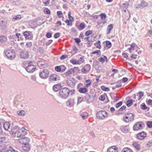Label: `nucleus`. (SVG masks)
<instances>
[{"instance_id":"f257e3e1","label":"nucleus","mask_w":152,"mask_h":152,"mask_svg":"<svg viewBox=\"0 0 152 152\" xmlns=\"http://www.w3.org/2000/svg\"><path fill=\"white\" fill-rule=\"evenodd\" d=\"M30 140L27 137L21 138L19 140V142L22 145V148L23 150L29 151L30 148L29 144Z\"/></svg>"},{"instance_id":"f03ea898","label":"nucleus","mask_w":152,"mask_h":152,"mask_svg":"<svg viewBox=\"0 0 152 152\" xmlns=\"http://www.w3.org/2000/svg\"><path fill=\"white\" fill-rule=\"evenodd\" d=\"M70 94V90L68 88L65 87L59 90V96L64 99L68 98Z\"/></svg>"},{"instance_id":"7ed1b4c3","label":"nucleus","mask_w":152,"mask_h":152,"mask_svg":"<svg viewBox=\"0 0 152 152\" xmlns=\"http://www.w3.org/2000/svg\"><path fill=\"white\" fill-rule=\"evenodd\" d=\"M4 53L8 58L12 59H14L15 57V52L13 50L7 49L4 50Z\"/></svg>"},{"instance_id":"20e7f679","label":"nucleus","mask_w":152,"mask_h":152,"mask_svg":"<svg viewBox=\"0 0 152 152\" xmlns=\"http://www.w3.org/2000/svg\"><path fill=\"white\" fill-rule=\"evenodd\" d=\"M123 119L125 122L129 123L133 120V114L131 113H126L124 115L123 118Z\"/></svg>"},{"instance_id":"39448f33","label":"nucleus","mask_w":152,"mask_h":152,"mask_svg":"<svg viewBox=\"0 0 152 152\" xmlns=\"http://www.w3.org/2000/svg\"><path fill=\"white\" fill-rule=\"evenodd\" d=\"M28 65L26 68V70L28 73L33 72L36 69V66L33 64V63L30 61L28 63Z\"/></svg>"},{"instance_id":"423d86ee","label":"nucleus","mask_w":152,"mask_h":152,"mask_svg":"<svg viewBox=\"0 0 152 152\" xmlns=\"http://www.w3.org/2000/svg\"><path fill=\"white\" fill-rule=\"evenodd\" d=\"M98 118L103 119L107 116V113L105 111H100L98 112L96 115Z\"/></svg>"},{"instance_id":"0eeeda50","label":"nucleus","mask_w":152,"mask_h":152,"mask_svg":"<svg viewBox=\"0 0 152 152\" xmlns=\"http://www.w3.org/2000/svg\"><path fill=\"white\" fill-rule=\"evenodd\" d=\"M27 133V130L25 128L23 127L20 129H19L18 133L17 134V137L20 138L25 136Z\"/></svg>"},{"instance_id":"6e6552de","label":"nucleus","mask_w":152,"mask_h":152,"mask_svg":"<svg viewBox=\"0 0 152 152\" xmlns=\"http://www.w3.org/2000/svg\"><path fill=\"white\" fill-rule=\"evenodd\" d=\"M49 73V72L47 69H44L40 73L39 76L41 78L45 79L48 77Z\"/></svg>"},{"instance_id":"1a4fd4ad","label":"nucleus","mask_w":152,"mask_h":152,"mask_svg":"<svg viewBox=\"0 0 152 152\" xmlns=\"http://www.w3.org/2000/svg\"><path fill=\"white\" fill-rule=\"evenodd\" d=\"M67 84L70 87H73L75 85V81L73 78H68L66 81Z\"/></svg>"},{"instance_id":"9d476101","label":"nucleus","mask_w":152,"mask_h":152,"mask_svg":"<svg viewBox=\"0 0 152 152\" xmlns=\"http://www.w3.org/2000/svg\"><path fill=\"white\" fill-rule=\"evenodd\" d=\"M59 76L56 74H52L49 77V80L51 82L56 81L59 80Z\"/></svg>"},{"instance_id":"9b49d317","label":"nucleus","mask_w":152,"mask_h":152,"mask_svg":"<svg viewBox=\"0 0 152 152\" xmlns=\"http://www.w3.org/2000/svg\"><path fill=\"white\" fill-rule=\"evenodd\" d=\"M142 129V125L140 122L135 124L133 127V129L134 131H137Z\"/></svg>"},{"instance_id":"f8f14e48","label":"nucleus","mask_w":152,"mask_h":152,"mask_svg":"<svg viewBox=\"0 0 152 152\" xmlns=\"http://www.w3.org/2000/svg\"><path fill=\"white\" fill-rule=\"evenodd\" d=\"M19 130V127L17 126H15L11 129V134L13 136L17 137V134L18 133Z\"/></svg>"},{"instance_id":"ddd939ff","label":"nucleus","mask_w":152,"mask_h":152,"mask_svg":"<svg viewBox=\"0 0 152 152\" xmlns=\"http://www.w3.org/2000/svg\"><path fill=\"white\" fill-rule=\"evenodd\" d=\"M21 58L26 59L29 57L28 53L27 50H23L20 53V55Z\"/></svg>"},{"instance_id":"4468645a","label":"nucleus","mask_w":152,"mask_h":152,"mask_svg":"<svg viewBox=\"0 0 152 152\" xmlns=\"http://www.w3.org/2000/svg\"><path fill=\"white\" fill-rule=\"evenodd\" d=\"M32 33V32L31 31H26L23 33V34L25 38L28 39H31L33 38V34Z\"/></svg>"},{"instance_id":"2eb2a0df","label":"nucleus","mask_w":152,"mask_h":152,"mask_svg":"<svg viewBox=\"0 0 152 152\" xmlns=\"http://www.w3.org/2000/svg\"><path fill=\"white\" fill-rule=\"evenodd\" d=\"M146 136V134L144 132L138 133L137 135V139L140 140H143Z\"/></svg>"},{"instance_id":"dca6fc26","label":"nucleus","mask_w":152,"mask_h":152,"mask_svg":"<svg viewBox=\"0 0 152 152\" xmlns=\"http://www.w3.org/2000/svg\"><path fill=\"white\" fill-rule=\"evenodd\" d=\"M148 5V4L144 1H142L141 3L138 5H136L135 7L137 8H142L144 7L147 6Z\"/></svg>"},{"instance_id":"f3484780","label":"nucleus","mask_w":152,"mask_h":152,"mask_svg":"<svg viewBox=\"0 0 152 152\" xmlns=\"http://www.w3.org/2000/svg\"><path fill=\"white\" fill-rule=\"evenodd\" d=\"M108 152H118V148L115 146H113L108 148L107 149Z\"/></svg>"},{"instance_id":"a211bd4d","label":"nucleus","mask_w":152,"mask_h":152,"mask_svg":"<svg viewBox=\"0 0 152 152\" xmlns=\"http://www.w3.org/2000/svg\"><path fill=\"white\" fill-rule=\"evenodd\" d=\"M77 89L79 92L81 94H85L88 91V89L86 88H78Z\"/></svg>"},{"instance_id":"6ab92c4d","label":"nucleus","mask_w":152,"mask_h":152,"mask_svg":"<svg viewBox=\"0 0 152 152\" xmlns=\"http://www.w3.org/2000/svg\"><path fill=\"white\" fill-rule=\"evenodd\" d=\"M74 100L73 99H69L66 102V104L69 107H72L74 104Z\"/></svg>"},{"instance_id":"aec40b11","label":"nucleus","mask_w":152,"mask_h":152,"mask_svg":"<svg viewBox=\"0 0 152 152\" xmlns=\"http://www.w3.org/2000/svg\"><path fill=\"white\" fill-rule=\"evenodd\" d=\"M10 126V124L8 122H5L3 124V127L5 130H8Z\"/></svg>"},{"instance_id":"412c9836","label":"nucleus","mask_w":152,"mask_h":152,"mask_svg":"<svg viewBox=\"0 0 152 152\" xmlns=\"http://www.w3.org/2000/svg\"><path fill=\"white\" fill-rule=\"evenodd\" d=\"M75 72L74 69L73 68H71L66 73H64V75L66 76H68L70 74H73Z\"/></svg>"},{"instance_id":"4be33fe9","label":"nucleus","mask_w":152,"mask_h":152,"mask_svg":"<svg viewBox=\"0 0 152 152\" xmlns=\"http://www.w3.org/2000/svg\"><path fill=\"white\" fill-rule=\"evenodd\" d=\"M61 86L60 84H58L54 85L53 87V89L56 91H58L61 87Z\"/></svg>"},{"instance_id":"5701e85b","label":"nucleus","mask_w":152,"mask_h":152,"mask_svg":"<svg viewBox=\"0 0 152 152\" xmlns=\"http://www.w3.org/2000/svg\"><path fill=\"white\" fill-rule=\"evenodd\" d=\"M121 131L124 133L127 132L129 129L127 126H121Z\"/></svg>"},{"instance_id":"b1692460","label":"nucleus","mask_w":152,"mask_h":152,"mask_svg":"<svg viewBox=\"0 0 152 152\" xmlns=\"http://www.w3.org/2000/svg\"><path fill=\"white\" fill-rule=\"evenodd\" d=\"M113 26L112 24H110L108 25L107 26V34H109L110 33L112 29H113Z\"/></svg>"},{"instance_id":"393cba45","label":"nucleus","mask_w":152,"mask_h":152,"mask_svg":"<svg viewBox=\"0 0 152 152\" xmlns=\"http://www.w3.org/2000/svg\"><path fill=\"white\" fill-rule=\"evenodd\" d=\"M7 40V38L5 36H1L0 37V42L1 43H5Z\"/></svg>"},{"instance_id":"a878e982","label":"nucleus","mask_w":152,"mask_h":152,"mask_svg":"<svg viewBox=\"0 0 152 152\" xmlns=\"http://www.w3.org/2000/svg\"><path fill=\"white\" fill-rule=\"evenodd\" d=\"M37 64L38 66L40 68L45 65L44 62L42 60L38 61Z\"/></svg>"},{"instance_id":"bb28decb","label":"nucleus","mask_w":152,"mask_h":152,"mask_svg":"<svg viewBox=\"0 0 152 152\" xmlns=\"http://www.w3.org/2000/svg\"><path fill=\"white\" fill-rule=\"evenodd\" d=\"M81 116L84 119L87 118L88 116V113L86 112H84L81 114Z\"/></svg>"},{"instance_id":"cd10ccee","label":"nucleus","mask_w":152,"mask_h":152,"mask_svg":"<svg viewBox=\"0 0 152 152\" xmlns=\"http://www.w3.org/2000/svg\"><path fill=\"white\" fill-rule=\"evenodd\" d=\"M141 108L143 110H147L148 111L149 110L150 108L146 106L145 103H142L140 105Z\"/></svg>"},{"instance_id":"c85d7f7f","label":"nucleus","mask_w":152,"mask_h":152,"mask_svg":"<svg viewBox=\"0 0 152 152\" xmlns=\"http://www.w3.org/2000/svg\"><path fill=\"white\" fill-rule=\"evenodd\" d=\"M134 102L133 99L128 100L127 102L126 105L128 107H129L132 104L133 102Z\"/></svg>"},{"instance_id":"c756f323","label":"nucleus","mask_w":152,"mask_h":152,"mask_svg":"<svg viewBox=\"0 0 152 152\" xmlns=\"http://www.w3.org/2000/svg\"><path fill=\"white\" fill-rule=\"evenodd\" d=\"M94 45L97 48L100 49L101 48V46L100 45V41L99 40H98L97 42L95 43Z\"/></svg>"},{"instance_id":"7c9ffc66","label":"nucleus","mask_w":152,"mask_h":152,"mask_svg":"<svg viewBox=\"0 0 152 152\" xmlns=\"http://www.w3.org/2000/svg\"><path fill=\"white\" fill-rule=\"evenodd\" d=\"M17 114L19 115L24 116L25 114V112L23 110L18 111L17 112Z\"/></svg>"},{"instance_id":"2f4dec72","label":"nucleus","mask_w":152,"mask_h":152,"mask_svg":"<svg viewBox=\"0 0 152 152\" xmlns=\"http://www.w3.org/2000/svg\"><path fill=\"white\" fill-rule=\"evenodd\" d=\"M134 147L137 150L140 149V145L137 142H134L133 144Z\"/></svg>"},{"instance_id":"473e14b6","label":"nucleus","mask_w":152,"mask_h":152,"mask_svg":"<svg viewBox=\"0 0 152 152\" xmlns=\"http://www.w3.org/2000/svg\"><path fill=\"white\" fill-rule=\"evenodd\" d=\"M84 39L86 41L88 42V44H90V42H92V39L90 37H87L84 38Z\"/></svg>"},{"instance_id":"72a5a7b5","label":"nucleus","mask_w":152,"mask_h":152,"mask_svg":"<svg viewBox=\"0 0 152 152\" xmlns=\"http://www.w3.org/2000/svg\"><path fill=\"white\" fill-rule=\"evenodd\" d=\"M122 152H132V151L128 148H124L122 151Z\"/></svg>"},{"instance_id":"f704fd0d","label":"nucleus","mask_w":152,"mask_h":152,"mask_svg":"<svg viewBox=\"0 0 152 152\" xmlns=\"http://www.w3.org/2000/svg\"><path fill=\"white\" fill-rule=\"evenodd\" d=\"M139 94V98H138V100H140L142 98V97L143 96L144 94L142 92V91H139L138 93Z\"/></svg>"},{"instance_id":"c9c22d12","label":"nucleus","mask_w":152,"mask_h":152,"mask_svg":"<svg viewBox=\"0 0 152 152\" xmlns=\"http://www.w3.org/2000/svg\"><path fill=\"white\" fill-rule=\"evenodd\" d=\"M71 12H69L68 14V18L69 19V20L71 21H73L74 20V18L72 17L71 15Z\"/></svg>"},{"instance_id":"e433bc0d","label":"nucleus","mask_w":152,"mask_h":152,"mask_svg":"<svg viewBox=\"0 0 152 152\" xmlns=\"http://www.w3.org/2000/svg\"><path fill=\"white\" fill-rule=\"evenodd\" d=\"M70 62L74 64H78L77 60L76 59H72L70 61Z\"/></svg>"},{"instance_id":"4c0bfd02","label":"nucleus","mask_w":152,"mask_h":152,"mask_svg":"<svg viewBox=\"0 0 152 152\" xmlns=\"http://www.w3.org/2000/svg\"><path fill=\"white\" fill-rule=\"evenodd\" d=\"M84 61V60L83 59V57H81L80 59L77 60L78 64H80L83 63Z\"/></svg>"},{"instance_id":"58836bf2","label":"nucleus","mask_w":152,"mask_h":152,"mask_svg":"<svg viewBox=\"0 0 152 152\" xmlns=\"http://www.w3.org/2000/svg\"><path fill=\"white\" fill-rule=\"evenodd\" d=\"M101 89L102 90L104 91H108L110 90L108 87H106L104 86H102L101 87Z\"/></svg>"},{"instance_id":"ea45409f","label":"nucleus","mask_w":152,"mask_h":152,"mask_svg":"<svg viewBox=\"0 0 152 152\" xmlns=\"http://www.w3.org/2000/svg\"><path fill=\"white\" fill-rule=\"evenodd\" d=\"M147 125L149 128H152V121H148L147 122Z\"/></svg>"},{"instance_id":"a19ab883","label":"nucleus","mask_w":152,"mask_h":152,"mask_svg":"<svg viewBox=\"0 0 152 152\" xmlns=\"http://www.w3.org/2000/svg\"><path fill=\"white\" fill-rule=\"evenodd\" d=\"M81 71L82 73L84 74H87L88 73V72L86 69V68L84 67H83L81 69Z\"/></svg>"},{"instance_id":"79ce46f5","label":"nucleus","mask_w":152,"mask_h":152,"mask_svg":"<svg viewBox=\"0 0 152 152\" xmlns=\"http://www.w3.org/2000/svg\"><path fill=\"white\" fill-rule=\"evenodd\" d=\"M21 18V17L20 15H18L14 16L13 18V19L16 20H18L20 19Z\"/></svg>"},{"instance_id":"37998d69","label":"nucleus","mask_w":152,"mask_h":152,"mask_svg":"<svg viewBox=\"0 0 152 152\" xmlns=\"http://www.w3.org/2000/svg\"><path fill=\"white\" fill-rule=\"evenodd\" d=\"M106 46L108 48H110L111 46V43L109 41H107L106 42Z\"/></svg>"},{"instance_id":"c03bdc74","label":"nucleus","mask_w":152,"mask_h":152,"mask_svg":"<svg viewBox=\"0 0 152 152\" xmlns=\"http://www.w3.org/2000/svg\"><path fill=\"white\" fill-rule=\"evenodd\" d=\"M92 31L91 30H88L86 31L85 33V35L86 36H88L92 34Z\"/></svg>"},{"instance_id":"a18cd8bd","label":"nucleus","mask_w":152,"mask_h":152,"mask_svg":"<svg viewBox=\"0 0 152 152\" xmlns=\"http://www.w3.org/2000/svg\"><path fill=\"white\" fill-rule=\"evenodd\" d=\"M85 67L86 68L87 71L89 72L91 69L90 65L89 64H87L85 66Z\"/></svg>"},{"instance_id":"49530a36","label":"nucleus","mask_w":152,"mask_h":152,"mask_svg":"<svg viewBox=\"0 0 152 152\" xmlns=\"http://www.w3.org/2000/svg\"><path fill=\"white\" fill-rule=\"evenodd\" d=\"M57 15L60 18L63 17V14L62 13L61 11H58L57 12Z\"/></svg>"},{"instance_id":"de8ad7c7","label":"nucleus","mask_w":152,"mask_h":152,"mask_svg":"<svg viewBox=\"0 0 152 152\" xmlns=\"http://www.w3.org/2000/svg\"><path fill=\"white\" fill-rule=\"evenodd\" d=\"M92 54H97V55H99V56H100L101 54V53L100 51V50H97L96 51H94L92 53Z\"/></svg>"},{"instance_id":"09e8293b","label":"nucleus","mask_w":152,"mask_h":152,"mask_svg":"<svg viewBox=\"0 0 152 152\" xmlns=\"http://www.w3.org/2000/svg\"><path fill=\"white\" fill-rule=\"evenodd\" d=\"M145 147L147 148H150L152 146V142L150 141L148 142L145 145Z\"/></svg>"},{"instance_id":"8fccbe9b","label":"nucleus","mask_w":152,"mask_h":152,"mask_svg":"<svg viewBox=\"0 0 152 152\" xmlns=\"http://www.w3.org/2000/svg\"><path fill=\"white\" fill-rule=\"evenodd\" d=\"M61 72H63L65 71L66 69V68L65 66H64L63 65L61 66Z\"/></svg>"},{"instance_id":"3c124183","label":"nucleus","mask_w":152,"mask_h":152,"mask_svg":"<svg viewBox=\"0 0 152 152\" xmlns=\"http://www.w3.org/2000/svg\"><path fill=\"white\" fill-rule=\"evenodd\" d=\"M5 139L6 138L4 137L0 136V143L3 142L5 140Z\"/></svg>"},{"instance_id":"603ef678","label":"nucleus","mask_w":152,"mask_h":152,"mask_svg":"<svg viewBox=\"0 0 152 152\" xmlns=\"http://www.w3.org/2000/svg\"><path fill=\"white\" fill-rule=\"evenodd\" d=\"M44 11L45 13L46 14H50V10L47 8L44 9Z\"/></svg>"},{"instance_id":"864d4df0","label":"nucleus","mask_w":152,"mask_h":152,"mask_svg":"<svg viewBox=\"0 0 152 152\" xmlns=\"http://www.w3.org/2000/svg\"><path fill=\"white\" fill-rule=\"evenodd\" d=\"M68 57V56L66 54L62 55L60 58L61 60H64Z\"/></svg>"},{"instance_id":"5fc2aeb1","label":"nucleus","mask_w":152,"mask_h":152,"mask_svg":"<svg viewBox=\"0 0 152 152\" xmlns=\"http://www.w3.org/2000/svg\"><path fill=\"white\" fill-rule=\"evenodd\" d=\"M100 16L102 19H104L105 18H106V16L105 14L103 13H101L100 14Z\"/></svg>"},{"instance_id":"6e6d98bb","label":"nucleus","mask_w":152,"mask_h":152,"mask_svg":"<svg viewBox=\"0 0 152 152\" xmlns=\"http://www.w3.org/2000/svg\"><path fill=\"white\" fill-rule=\"evenodd\" d=\"M60 33H56L54 35V37L55 38H57L60 37Z\"/></svg>"},{"instance_id":"4d7b16f0","label":"nucleus","mask_w":152,"mask_h":152,"mask_svg":"<svg viewBox=\"0 0 152 152\" xmlns=\"http://www.w3.org/2000/svg\"><path fill=\"white\" fill-rule=\"evenodd\" d=\"M55 69L56 71L58 72H60L61 71V67L59 66H56L55 67Z\"/></svg>"},{"instance_id":"13d9d810","label":"nucleus","mask_w":152,"mask_h":152,"mask_svg":"<svg viewBox=\"0 0 152 152\" xmlns=\"http://www.w3.org/2000/svg\"><path fill=\"white\" fill-rule=\"evenodd\" d=\"M122 102H119L116 104L115 107L116 108H118L121 106L122 105Z\"/></svg>"},{"instance_id":"bf43d9fd","label":"nucleus","mask_w":152,"mask_h":152,"mask_svg":"<svg viewBox=\"0 0 152 152\" xmlns=\"http://www.w3.org/2000/svg\"><path fill=\"white\" fill-rule=\"evenodd\" d=\"M65 22L67 24L68 26L72 25V22H70L69 20L67 19L65 21Z\"/></svg>"},{"instance_id":"052dcab7","label":"nucleus","mask_w":152,"mask_h":152,"mask_svg":"<svg viewBox=\"0 0 152 152\" xmlns=\"http://www.w3.org/2000/svg\"><path fill=\"white\" fill-rule=\"evenodd\" d=\"M134 46L133 45H132L131 46V47L129 48V50L130 53H131V51L134 50Z\"/></svg>"},{"instance_id":"680f3d73","label":"nucleus","mask_w":152,"mask_h":152,"mask_svg":"<svg viewBox=\"0 0 152 152\" xmlns=\"http://www.w3.org/2000/svg\"><path fill=\"white\" fill-rule=\"evenodd\" d=\"M26 45L28 48H30L32 45V43L31 42H28L26 44Z\"/></svg>"},{"instance_id":"e2e57ef3","label":"nucleus","mask_w":152,"mask_h":152,"mask_svg":"<svg viewBox=\"0 0 152 152\" xmlns=\"http://www.w3.org/2000/svg\"><path fill=\"white\" fill-rule=\"evenodd\" d=\"M85 25L84 23H81L79 27L82 29H84L85 27Z\"/></svg>"},{"instance_id":"0e129e2a","label":"nucleus","mask_w":152,"mask_h":152,"mask_svg":"<svg viewBox=\"0 0 152 152\" xmlns=\"http://www.w3.org/2000/svg\"><path fill=\"white\" fill-rule=\"evenodd\" d=\"M83 98L81 97H79L78 98L77 103H80L83 100Z\"/></svg>"},{"instance_id":"69168bd1","label":"nucleus","mask_w":152,"mask_h":152,"mask_svg":"<svg viewBox=\"0 0 152 152\" xmlns=\"http://www.w3.org/2000/svg\"><path fill=\"white\" fill-rule=\"evenodd\" d=\"M74 40L75 42L77 43V44H79L81 42L80 39L78 38H75Z\"/></svg>"},{"instance_id":"338daca9","label":"nucleus","mask_w":152,"mask_h":152,"mask_svg":"<svg viewBox=\"0 0 152 152\" xmlns=\"http://www.w3.org/2000/svg\"><path fill=\"white\" fill-rule=\"evenodd\" d=\"M126 108V107L125 106H123L121 107L119 109V111H123Z\"/></svg>"},{"instance_id":"774afa93","label":"nucleus","mask_w":152,"mask_h":152,"mask_svg":"<svg viewBox=\"0 0 152 152\" xmlns=\"http://www.w3.org/2000/svg\"><path fill=\"white\" fill-rule=\"evenodd\" d=\"M46 36L47 38H50L51 37L52 34L48 32L46 34Z\"/></svg>"}]
</instances>
